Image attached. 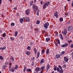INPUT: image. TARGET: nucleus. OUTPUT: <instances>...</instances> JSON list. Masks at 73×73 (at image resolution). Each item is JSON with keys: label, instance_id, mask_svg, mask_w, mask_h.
<instances>
[{"label": "nucleus", "instance_id": "f257e3e1", "mask_svg": "<svg viewBox=\"0 0 73 73\" xmlns=\"http://www.w3.org/2000/svg\"><path fill=\"white\" fill-rule=\"evenodd\" d=\"M32 7L33 9V11L34 12H36L37 9H38V6H37L36 5L33 4Z\"/></svg>", "mask_w": 73, "mask_h": 73}, {"label": "nucleus", "instance_id": "f03ea898", "mask_svg": "<svg viewBox=\"0 0 73 73\" xmlns=\"http://www.w3.org/2000/svg\"><path fill=\"white\" fill-rule=\"evenodd\" d=\"M50 5V2L49 1H48L46 3H45L43 5L42 8L43 9H45L46 8V6L47 7H49V5Z\"/></svg>", "mask_w": 73, "mask_h": 73}, {"label": "nucleus", "instance_id": "7ed1b4c3", "mask_svg": "<svg viewBox=\"0 0 73 73\" xmlns=\"http://www.w3.org/2000/svg\"><path fill=\"white\" fill-rule=\"evenodd\" d=\"M49 25V23L48 22H46L45 24L43 25V27H44V28L45 29H47Z\"/></svg>", "mask_w": 73, "mask_h": 73}, {"label": "nucleus", "instance_id": "20e7f679", "mask_svg": "<svg viewBox=\"0 0 73 73\" xmlns=\"http://www.w3.org/2000/svg\"><path fill=\"white\" fill-rule=\"evenodd\" d=\"M69 45L68 43H65L64 44H62L61 45V47L62 48H65V47H66Z\"/></svg>", "mask_w": 73, "mask_h": 73}, {"label": "nucleus", "instance_id": "39448f33", "mask_svg": "<svg viewBox=\"0 0 73 73\" xmlns=\"http://www.w3.org/2000/svg\"><path fill=\"white\" fill-rule=\"evenodd\" d=\"M54 16H55L56 18H58L59 17L58 14V12L56 11V12L54 14Z\"/></svg>", "mask_w": 73, "mask_h": 73}, {"label": "nucleus", "instance_id": "423d86ee", "mask_svg": "<svg viewBox=\"0 0 73 73\" xmlns=\"http://www.w3.org/2000/svg\"><path fill=\"white\" fill-rule=\"evenodd\" d=\"M30 12V9H27L25 11V13L27 16L29 15Z\"/></svg>", "mask_w": 73, "mask_h": 73}, {"label": "nucleus", "instance_id": "0eeeda50", "mask_svg": "<svg viewBox=\"0 0 73 73\" xmlns=\"http://www.w3.org/2000/svg\"><path fill=\"white\" fill-rule=\"evenodd\" d=\"M50 67V66L49 65V64H48L46 66V72H48V71L49 70V69Z\"/></svg>", "mask_w": 73, "mask_h": 73}, {"label": "nucleus", "instance_id": "6e6552de", "mask_svg": "<svg viewBox=\"0 0 73 73\" xmlns=\"http://www.w3.org/2000/svg\"><path fill=\"white\" fill-rule=\"evenodd\" d=\"M60 55L59 54H56L54 57L55 59H58L60 58Z\"/></svg>", "mask_w": 73, "mask_h": 73}, {"label": "nucleus", "instance_id": "1a4fd4ad", "mask_svg": "<svg viewBox=\"0 0 73 73\" xmlns=\"http://www.w3.org/2000/svg\"><path fill=\"white\" fill-rule=\"evenodd\" d=\"M25 53L26 54L28 55V56H29L30 54H31V52H30V51H27L25 52Z\"/></svg>", "mask_w": 73, "mask_h": 73}, {"label": "nucleus", "instance_id": "9d476101", "mask_svg": "<svg viewBox=\"0 0 73 73\" xmlns=\"http://www.w3.org/2000/svg\"><path fill=\"white\" fill-rule=\"evenodd\" d=\"M19 21L20 23H21V24H22V23H23V21H24V19H23L21 18L19 19Z\"/></svg>", "mask_w": 73, "mask_h": 73}, {"label": "nucleus", "instance_id": "9b49d317", "mask_svg": "<svg viewBox=\"0 0 73 73\" xmlns=\"http://www.w3.org/2000/svg\"><path fill=\"white\" fill-rule=\"evenodd\" d=\"M64 60H65L66 62H68V60H69V59L66 58V57H64Z\"/></svg>", "mask_w": 73, "mask_h": 73}, {"label": "nucleus", "instance_id": "f8f14e48", "mask_svg": "<svg viewBox=\"0 0 73 73\" xmlns=\"http://www.w3.org/2000/svg\"><path fill=\"white\" fill-rule=\"evenodd\" d=\"M6 48L7 47L5 46H4L2 48H0V49H1V50H5V49H6Z\"/></svg>", "mask_w": 73, "mask_h": 73}, {"label": "nucleus", "instance_id": "ddd939ff", "mask_svg": "<svg viewBox=\"0 0 73 73\" xmlns=\"http://www.w3.org/2000/svg\"><path fill=\"white\" fill-rule=\"evenodd\" d=\"M39 70H40V68L38 67H37L35 69V71L36 72H39Z\"/></svg>", "mask_w": 73, "mask_h": 73}, {"label": "nucleus", "instance_id": "4468645a", "mask_svg": "<svg viewBox=\"0 0 73 73\" xmlns=\"http://www.w3.org/2000/svg\"><path fill=\"white\" fill-rule=\"evenodd\" d=\"M33 50L34 51L35 53V54H36L37 52V50L36 48H34L33 49Z\"/></svg>", "mask_w": 73, "mask_h": 73}, {"label": "nucleus", "instance_id": "2eb2a0df", "mask_svg": "<svg viewBox=\"0 0 73 73\" xmlns=\"http://www.w3.org/2000/svg\"><path fill=\"white\" fill-rule=\"evenodd\" d=\"M49 49L48 48L46 51V54L48 55V54H49Z\"/></svg>", "mask_w": 73, "mask_h": 73}, {"label": "nucleus", "instance_id": "dca6fc26", "mask_svg": "<svg viewBox=\"0 0 73 73\" xmlns=\"http://www.w3.org/2000/svg\"><path fill=\"white\" fill-rule=\"evenodd\" d=\"M45 49L44 48L42 49L41 52V54H44V53H45Z\"/></svg>", "mask_w": 73, "mask_h": 73}, {"label": "nucleus", "instance_id": "f3484780", "mask_svg": "<svg viewBox=\"0 0 73 73\" xmlns=\"http://www.w3.org/2000/svg\"><path fill=\"white\" fill-rule=\"evenodd\" d=\"M40 56V52H38L37 53V56L36 58V59H37L38 57H39V56Z\"/></svg>", "mask_w": 73, "mask_h": 73}, {"label": "nucleus", "instance_id": "a211bd4d", "mask_svg": "<svg viewBox=\"0 0 73 73\" xmlns=\"http://www.w3.org/2000/svg\"><path fill=\"white\" fill-rule=\"evenodd\" d=\"M33 1H31L30 2V5L29 6L30 7H31L32 5H33Z\"/></svg>", "mask_w": 73, "mask_h": 73}, {"label": "nucleus", "instance_id": "6ab92c4d", "mask_svg": "<svg viewBox=\"0 0 73 73\" xmlns=\"http://www.w3.org/2000/svg\"><path fill=\"white\" fill-rule=\"evenodd\" d=\"M44 62V59L42 58L40 60V64H43Z\"/></svg>", "mask_w": 73, "mask_h": 73}, {"label": "nucleus", "instance_id": "aec40b11", "mask_svg": "<svg viewBox=\"0 0 73 73\" xmlns=\"http://www.w3.org/2000/svg\"><path fill=\"white\" fill-rule=\"evenodd\" d=\"M63 72L64 70L62 69H60L59 71V73H63Z\"/></svg>", "mask_w": 73, "mask_h": 73}, {"label": "nucleus", "instance_id": "412c9836", "mask_svg": "<svg viewBox=\"0 0 73 73\" xmlns=\"http://www.w3.org/2000/svg\"><path fill=\"white\" fill-rule=\"evenodd\" d=\"M26 72H32V70H31V69L30 68H28L26 70Z\"/></svg>", "mask_w": 73, "mask_h": 73}, {"label": "nucleus", "instance_id": "4be33fe9", "mask_svg": "<svg viewBox=\"0 0 73 73\" xmlns=\"http://www.w3.org/2000/svg\"><path fill=\"white\" fill-rule=\"evenodd\" d=\"M31 47L29 46H28L27 48V49L29 50H31Z\"/></svg>", "mask_w": 73, "mask_h": 73}, {"label": "nucleus", "instance_id": "5701e85b", "mask_svg": "<svg viewBox=\"0 0 73 73\" xmlns=\"http://www.w3.org/2000/svg\"><path fill=\"white\" fill-rule=\"evenodd\" d=\"M63 34L64 36H66L67 34V31L65 30L64 32L63 33Z\"/></svg>", "mask_w": 73, "mask_h": 73}, {"label": "nucleus", "instance_id": "b1692460", "mask_svg": "<svg viewBox=\"0 0 73 73\" xmlns=\"http://www.w3.org/2000/svg\"><path fill=\"white\" fill-rule=\"evenodd\" d=\"M50 40V38L49 37L47 38H46V41L47 42H48V41H49Z\"/></svg>", "mask_w": 73, "mask_h": 73}, {"label": "nucleus", "instance_id": "393cba45", "mask_svg": "<svg viewBox=\"0 0 73 73\" xmlns=\"http://www.w3.org/2000/svg\"><path fill=\"white\" fill-rule=\"evenodd\" d=\"M10 59L11 60H12V61H13H13H15V60H14V58H13V56H11V57L10 58Z\"/></svg>", "mask_w": 73, "mask_h": 73}, {"label": "nucleus", "instance_id": "a878e982", "mask_svg": "<svg viewBox=\"0 0 73 73\" xmlns=\"http://www.w3.org/2000/svg\"><path fill=\"white\" fill-rule=\"evenodd\" d=\"M17 34H18V32L17 31H15L14 34V36H17Z\"/></svg>", "mask_w": 73, "mask_h": 73}, {"label": "nucleus", "instance_id": "bb28decb", "mask_svg": "<svg viewBox=\"0 0 73 73\" xmlns=\"http://www.w3.org/2000/svg\"><path fill=\"white\" fill-rule=\"evenodd\" d=\"M26 20L27 21V22H29L30 21V19L28 17H27Z\"/></svg>", "mask_w": 73, "mask_h": 73}, {"label": "nucleus", "instance_id": "cd10ccee", "mask_svg": "<svg viewBox=\"0 0 73 73\" xmlns=\"http://www.w3.org/2000/svg\"><path fill=\"white\" fill-rule=\"evenodd\" d=\"M59 21H61V22H62V21H63V18L62 17L60 18Z\"/></svg>", "mask_w": 73, "mask_h": 73}, {"label": "nucleus", "instance_id": "c85d7f7f", "mask_svg": "<svg viewBox=\"0 0 73 73\" xmlns=\"http://www.w3.org/2000/svg\"><path fill=\"white\" fill-rule=\"evenodd\" d=\"M72 28V26H70L68 28V31H69L70 30H71V28Z\"/></svg>", "mask_w": 73, "mask_h": 73}, {"label": "nucleus", "instance_id": "c756f323", "mask_svg": "<svg viewBox=\"0 0 73 73\" xmlns=\"http://www.w3.org/2000/svg\"><path fill=\"white\" fill-rule=\"evenodd\" d=\"M60 37L62 40H63V37H62V35L61 34H60Z\"/></svg>", "mask_w": 73, "mask_h": 73}, {"label": "nucleus", "instance_id": "7c9ffc66", "mask_svg": "<svg viewBox=\"0 0 73 73\" xmlns=\"http://www.w3.org/2000/svg\"><path fill=\"white\" fill-rule=\"evenodd\" d=\"M9 69H11V66H12V63H9Z\"/></svg>", "mask_w": 73, "mask_h": 73}, {"label": "nucleus", "instance_id": "2f4dec72", "mask_svg": "<svg viewBox=\"0 0 73 73\" xmlns=\"http://www.w3.org/2000/svg\"><path fill=\"white\" fill-rule=\"evenodd\" d=\"M26 69H27V67H26V66H24V70H23L24 73L25 72L26 70Z\"/></svg>", "mask_w": 73, "mask_h": 73}, {"label": "nucleus", "instance_id": "473e14b6", "mask_svg": "<svg viewBox=\"0 0 73 73\" xmlns=\"http://www.w3.org/2000/svg\"><path fill=\"white\" fill-rule=\"evenodd\" d=\"M40 21L39 20H37L36 21V24H40Z\"/></svg>", "mask_w": 73, "mask_h": 73}, {"label": "nucleus", "instance_id": "72a5a7b5", "mask_svg": "<svg viewBox=\"0 0 73 73\" xmlns=\"http://www.w3.org/2000/svg\"><path fill=\"white\" fill-rule=\"evenodd\" d=\"M0 59L1 60H4V58L2 56H0Z\"/></svg>", "mask_w": 73, "mask_h": 73}, {"label": "nucleus", "instance_id": "f704fd0d", "mask_svg": "<svg viewBox=\"0 0 73 73\" xmlns=\"http://www.w3.org/2000/svg\"><path fill=\"white\" fill-rule=\"evenodd\" d=\"M11 27H12V26H13V27H14V26H15V23H11Z\"/></svg>", "mask_w": 73, "mask_h": 73}, {"label": "nucleus", "instance_id": "c9c22d12", "mask_svg": "<svg viewBox=\"0 0 73 73\" xmlns=\"http://www.w3.org/2000/svg\"><path fill=\"white\" fill-rule=\"evenodd\" d=\"M10 39L11 40H12V41L15 40V39H14V38L13 37L11 36L10 37Z\"/></svg>", "mask_w": 73, "mask_h": 73}, {"label": "nucleus", "instance_id": "e433bc0d", "mask_svg": "<svg viewBox=\"0 0 73 73\" xmlns=\"http://www.w3.org/2000/svg\"><path fill=\"white\" fill-rule=\"evenodd\" d=\"M6 68H7V66H6V65H4L3 66L2 68L3 69H5Z\"/></svg>", "mask_w": 73, "mask_h": 73}, {"label": "nucleus", "instance_id": "4c0bfd02", "mask_svg": "<svg viewBox=\"0 0 73 73\" xmlns=\"http://www.w3.org/2000/svg\"><path fill=\"white\" fill-rule=\"evenodd\" d=\"M2 36L3 37H5V36H6V34L5 33H4L3 34Z\"/></svg>", "mask_w": 73, "mask_h": 73}, {"label": "nucleus", "instance_id": "58836bf2", "mask_svg": "<svg viewBox=\"0 0 73 73\" xmlns=\"http://www.w3.org/2000/svg\"><path fill=\"white\" fill-rule=\"evenodd\" d=\"M57 66H56L55 67H54V70L55 71L57 70Z\"/></svg>", "mask_w": 73, "mask_h": 73}, {"label": "nucleus", "instance_id": "ea45409f", "mask_svg": "<svg viewBox=\"0 0 73 73\" xmlns=\"http://www.w3.org/2000/svg\"><path fill=\"white\" fill-rule=\"evenodd\" d=\"M33 44H33V42H30V45L31 46L32 45H33Z\"/></svg>", "mask_w": 73, "mask_h": 73}, {"label": "nucleus", "instance_id": "a19ab883", "mask_svg": "<svg viewBox=\"0 0 73 73\" xmlns=\"http://www.w3.org/2000/svg\"><path fill=\"white\" fill-rule=\"evenodd\" d=\"M44 69H45V67L44 66H42L40 70H44Z\"/></svg>", "mask_w": 73, "mask_h": 73}, {"label": "nucleus", "instance_id": "79ce46f5", "mask_svg": "<svg viewBox=\"0 0 73 73\" xmlns=\"http://www.w3.org/2000/svg\"><path fill=\"white\" fill-rule=\"evenodd\" d=\"M58 67L59 69H62V67L61 66V65H59L58 66Z\"/></svg>", "mask_w": 73, "mask_h": 73}, {"label": "nucleus", "instance_id": "37998d69", "mask_svg": "<svg viewBox=\"0 0 73 73\" xmlns=\"http://www.w3.org/2000/svg\"><path fill=\"white\" fill-rule=\"evenodd\" d=\"M65 51H64L62 52L61 53V56L62 55H63V54H65Z\"/></svg>", "mask_w": 73, "mask_h": 73}, {"label": "nucleus", "instance_id": "c03bdc74", "mask_svg": "<svg viewBox=\"0 0 73 73\" xmlns=\"http://www.w3.org/2000/svg\"><path fill=\"white\" fill-rule=\"evenodd\" d=\"M62 67L63 68H65L66 67V64H64L63 65Z\"/></svg>", "mask_w": 73, "mask_h": 73}, {"label": "nucleus", "instance_id": "a18cd8bd", "mask_svg": "<svg viewBox=\"0 0 73 73\" xmlns=\"http://www.w3.org/2000/svg\"><path fill=\"white\" fill-rule=\"evenodd\" d=\"M18 68V66L16 65L15 66V68H14V69H17Z\"/></svg>", "mask_w": 73, "mask_h": 73}, {"label": "nucleus", "instance_id": "49530a36", "mask_svg": "<svg viewBox=\"0 0 73 73\" xmlns=\"http://www.w3.org/2000/svg\"><path fill=\"white\" fill-rule=\"evenodd\" d=\"M5 65H8V62H7V61H6L5 62Z\"/></svg>", "mask_w": 73, "mask_h": 73}, {"label": "nucleus", "instance_id": "de8ad7c7", "mask_svg": "<svg viewBox=\"0 0 73 73\" xmlns=\"http://www.w3.org/2000/svg\"><path fill=\"white\" fill-rule=\"evenodd\" d=\"M57 43L58 44H60V40H59V39L58 40Z\"/></svg>", "mask_w": 73, "mask_h": 73}, {"label": "nucleus", "instance_id": "09e8293b", "mask_svg": "<svg viewBox=\"0 0 73 73\" xmlns=\"http://www.w3.org/2000/svg\"><path fill=\"white\" fill-rule=\"evenodd\" d=\"M54 44H55L56 46H58V44H57V43H56V42H54Z\"/></svg>", "mask_w": 73, "mask_h": 73}, {"label": "nucleus", "instance_id": "8fccbe9b", "mask_svg": "<svg viewBox=\"0 0 73 73\" xmlns=\"http://www.w3.org/2000/svg\"><path fill=\"white\" fill-rule=\"evenodd\" d=\"M19 38H21V39H23V36H20Z\"/></svg>", "mask_w": 73, "mask_h": 73}, {"label": "nucleus", "instance_id": "3c124183", "mask_svg": "<svg viewBox=\"0 0 73 73\" xmlns=\"http://www.w3.org/2000/svg\"><path fill=\"white\" fill-rule=\"evenodd\" d=\"M56 70H57V72H59V71L60 70V68H58H58H57Z\"/></svg>", "mask_w": 73, "mask_h": 73}, {"label": "nucleus", "instance_id": "603ef678", "mask_svg": "<svg viewBox=\"0 0 73 73\" xmlns=\"http://www.w3.org/2000/svg\"><path fill=\"white\" fill-rule=\"evenodd\" d=\"M70 23V21H68V22L67 23V25H69V24Z\"/></svg>", "mask_w": 73, "mask_h": 73}, {"label": "nucleus", "instance_id": "864d4df0", "mask_svg": "<svg viewBox=\"0 0 73 73\" xmlns=\"http://www.w3.org/2000/svg\"><path fill=\"white\" fill-rule=\"evenodd\" d=\"M11 70H12V72H14V71H15V69H11Z\"/></svg>", "mask_w": 73, "mask_h": 73}, {"label": "nucleus", "instance_id": "5fc2aeb1", "mask_svg": "<svg viewBox=\"0 0 73 73\" xmlns=\"http://www.w3.org/2000/svg\"><path fill=\"white\" fill-rule=\"evenodd\" d=\"M70 47H71V48H73V43L71 45Z\"/></svg>", "mask_w": 73, "mask_h": 73}, {"label": "nucleus", "instance_id": "6e6d98bb", "mask_svg": "<svg viewBox=\"0 0 73 73\" xmlns=\"http://www.w3.org/2000/svg\"><path fill=\"white\" fill-rule=\"evenodd\" d=\"M68 43H70V42H72V40H68Z\"/></svg>", "mask_w": 73, "mask_h": 73}, {"label": "nucleus", "instance_id": "4d7b16f0", "mask_svg": "<svg viewBox=\"0 0 73 73\" xmlns=\"http://www.w3.org/2000/svg\"><path fill=\"white\" fill-rule=\"evenodd\" d=\"M34 64H35V63L33 62H32V63L31 64L32 66H33L34 65Z\"/></svg>", "mask_w": 73, "mask_h": 73}, {"label": "nucleus", "instance_id": "13d9d810", "mask_svg": "<svg viewBox=\"0 0 73 73\" xmlns=\"http://www.w3.org/2000/svg\"><path fill=\"white\" fill-rule=\"evenodd\" d=\"M43 73V70H41L39 72V73Z\"/></svg>", "mask_w": 73, "mask_h": 73}, {"label": "nucleus", "instance_id": "bf43d9fd", "mask_svg": "<svg viewBox=\"0 0 73 73\" xmlns=\"http://www.w3.org/2000/svg\"><path fill=\"white\" fill-rule=\"evenodd\" d=\"M23 19H24V20H26L27 19V17H23Z\"/></svg>", "mask_w": 73, "mask_h": 73}, {"label": "nucleus", "instance_id": "052dcab7", "mask_svg": "<svg viewBox=\"0 0 73 73\" xmlns=\"http://www.w3.org/2000/svg\"><path fill=\"white\" fill-rule=\"evenodd\" d=\"M36 1H37L36 0H34V3H36Z\"/></svg>", "mask_w": 73, "mask_h": 73}, {"label": "nucleus", "instance_id": "680f3d73", "mask_svg": "<svg viewBox=\"0 0 73 73\" xmlns=\"http://www.w3.org/2000/svg\"><path fill=\"white\" fill-rule=\"evenodd\" d=\"M55 35L56 36H58V33H56L55 34Z\"/></svg>", "mask_w": 73, "mask_h": 73}, {"label": "nucleus", "instance_id": "e2e57ef3", "mask_svg": "<svg viewBox=\"0 0 73 73\" xmlns=\"http://www.w3.org/2000/svg\"><path fill=\"white\" fill-rule=\"evenodd\" d=\"M0 39H1V40H3V37H0Z\"/></svg>", "mask_w": 73, "mask_h": 73}, {"label": "nucleus", "instance_id": "0e129e2a", "mask_svg": "<svg viewBox=\"0 0 73 73\" xmlns=\"http://www.w3.org/2000/svg\"><path fill=\"white\" fill-rule=\"evenodd\" d=\"M1 2H2V0H0V5L1 4Z\"/></svg>", "mask_w": 73, "mask_h": 73}, {"label": "nucleus", "instance_id": "69168bd1", "mask_svg": "<svg viewBox=\"0 0 73 73\" xmlns=\"http://www.w3.org/2000/svg\"><path fill=\"white\" fill-rule=\"evenodd\" d=\"M39 11H40V9H38V10L37 12H36L38 13V12H39Z\"/></svg>", "mask_w": 73, "mask_h": 73}, {"label": "nucleus", "instance_id": "338daca9", "mask_svg": "<svg viewBox=\"0 0 73 73\" xmlns=\"http://www.w3.org/2000/svg\"><path fill=\"white\" fill-rule=\"evenodd\" d=\"M14 9L15 10H16V9H17V7H14Z\"/></svg>", "mask_w": 73, "mask_h": 73}, {"label": "nucleus", "instance_id": "774afa93", "mask_svg": "<svg viewBox=\"0 0 73 73\" xmlns=\"http://www.w3.org/2000/svg\"><path fill=\"white\" fill-rule=\"evenodd\" d=\"M72 7H73V1H72Z\"/></svg>", "mask_w": 73, "mask_h": 73}]
</instances>
